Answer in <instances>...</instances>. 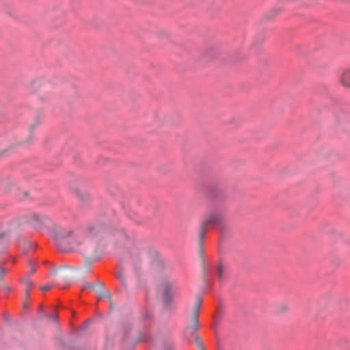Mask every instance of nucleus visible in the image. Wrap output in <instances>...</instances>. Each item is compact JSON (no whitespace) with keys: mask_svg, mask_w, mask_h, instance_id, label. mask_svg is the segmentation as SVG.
<instances>
[{"mask_svg":"<svg viewBox=\"0 0 350 350\" xmlns=\"http://www.w3.org/2000/svg\"><path fill=\"white\" fill-rule=\"evenodd\" d=\"M202 304V299L201 297H198L192 311L189 312L188 325L185 329V335L187 339L190 341H191L193 339L195 340L200 350H205L202 342L198 340V338L196 335V332L199 327L198 318Z\"/></svg>","mask_w":350,"mask_h":350,"instance_id":"f257e3e1","label":"nucleus"},{"mask_svg":"<svg viewBox=\"0 0 350 350\" xmlns=\"http://www.w3.org/2000/svg\"><path fill=\"white\" fill-rule=\"evenodd\" d=\"M226 221V217L223 213L214 212L205 218L201 225L200 232V243L202 244L205 237L206 229L210 226H221Z\"/></svg>","mask_w":350,"mask_h":350,"instance_id":"f03ea898","label":"nucleus"},{"mask_svg":"<svg viewBox=\"0 0 350 350\" xmlns=\"http://www.w3.org/2000/svg\"><path fill=\"white\" fill-rule=\"evenodd\" d=\"M159 291L163 297L165 307H167L170 305L174 295H176L177 288H174L172 284L167 282L161 285Z\"/></svg>","mask_w":350,"mask_h":350,"instance_id":"7ed1b4c3","label":"nucleus"},{"mask_svg":"<svg viewBox=\"0 0 350 350\" xmlns=\"http://www.w3.org/2000/svg\"><path fill=\"white\" fill-rule=\"evenodd\" d=\"M72 232L69 229L57 228L51 232V235L56 242L57 245L60 244L63 241L71 237Z\"/></svg>","mask_w":350,"mask_h":350,"instance_id":"20e7f679","label":"nucleus"},{"mask_svg":"<svg viewBox=\"0 0 350 350\" xmlns=\"http://www.w3.org/2000/svg\"><path fill=\"white\" fill-rule=\"evenodd\" d=\"M340 82L342 86L350 88V68L342 71L340 76Z\"/></svg>","mask_w":350,"mask_h":350,"instance_id":"39448f33","label":"nucleus"},{"mask_svg":"<svg viewBox=\"0 0 350 350\" xmlns=\"http://www.w3.org/2000/svg\"><path fill=\"white\" fill-rule=\"evenodd\" d=\"M9 242L8 236L6 233L0 234V245H6Z\"/></svg>","mask_w":350,"mask_h":350,"instance_id":"423d86ee","label":"nucleus"},{"mask_svg":"<svg viewBox=\"0 0 350 350\" xmlns=\"http://www.w3.org/2000/svg\"><path fill=\"white\" fill-rule=\"evenodd\" d=\"M24 283H25V286H27L26 295H27V297H29V289L33 286V282L29 280H26L24 282Z\"/></svg>","mask_w":350,"mask_h":350,"instance_id":"0eeeda50","label":"nucleus"},{"mask_svg":"<svg viewBox=\"0 0 350 350\" xmlns=\"http://www.w3.org/2000/svg\"><path fill=\"white\" fill-rule=\"evenodd\" d=\"M224 267L221 265H219L217 267V274L219 280L223 279V273H224Z\"/></svg>","mask_w":350,"mask_h":350,"instance_id":"6e6552de","label":"nucleus"},{"mask_svg":"<svg viewBox=\"0 0 350 350\" xmlns=\"http://www.w3.org/2000/svg\"><path fill=\"white\" fill-rule=\"evenodd\" d=\"M33 220L35 221V224H33L34 227L36 228H39L40 227V223H39V221L40 220V217L38 215H33Z\"/></svg>","mask_w":350,"mask_h":350,"instance_id":"1a4fd4ad","label":"nucleus"},{"mask_svg":"<svg viewBox=\"0 0 350 350\" xmlns=\"http://www.w3.org/2000/svg\"><path fill=\"white\" fill-rule=\"evenodd\" d=\"M29 266H30L31 273H33L36 271V262L34 261H33V260H31L29 262Z\"/></svg>","mask_w":350,"mask_h":350,"instance_id":"9d476101","label":"nucleus"},{"mask_svg":"<svg viewBox=\"0 0 350 350\" xmlns=\"http://www.w3.org/2000/svg\"><path fill=\"white\" fill-rule=\"evenodd\" d=\"M6 272H7V271L3 267H0V279L1 280L3 279V277Z\"/></svg>","mask_w":350,"mask_h":350,"instance_id":"9b49d317","label":"nucleus"},{"mask_svg":"<svg viewBox=\"0 0 350 350\" xmlns=\"http://www.w3.org/2000/svg\"><path fill=\"white\" fill-rule=\"evenodd\" d=\"M94 287L93 284H90V283H86L85 284L83 287H82V290L83 291H85L88 288H92Z\"/></svg>","mask_w":350,"mask_h":350,"instance_id":"f8f14e48","label":"nucleus"},{"mask_svg":"<svg viewBox=\"0 0 350 350\" xmlns=\"http://www.w3.org/2000/svg\"><path fill=\"white\" fill-rule=\"evenodd\" d=\"M51 288V286L50 285H46V286H43L41 287V290L43 291H49L50 290Z\"/></svg>","mask_w":350,"mask_h":350,"instance_id":"ddd939ff","label":"nucleus"},{"mask_svg":"<svg viewBox=\"0 0 350 350\" xmlns=\"http://www.w3.org/2000/svg\"><path fill=\"white\" fill-rule=\"evenodd\" d=\"M150 316H151V313H150V312H147V314H143V318H144V319H146H146H150Z\"/></svg>","mask_w":350,"mask_h":350,"instance_id":"4468645a","label":"nucleus"},{"mask_svg":"<svg viewBox=\"0 0 350 350\" xmlns=\"http://www.w3.org/2000/svg\"><path fill=\"white\" fill-rule=\"evenodd\" d=\"M3 290L7 293L10 292L11 291V288L10 287L8 286H5L3 287Z\"/></svg>","mask_w":350,"mask_h":350,"instance_id":"2eb2a0df","label":"nucleus"},{"mask_svg":"<svg viewBox=\"0 0 350 350\" xmlns=\"http://www.w3.org/2000/svg\"><path fill=\"white\" fill-rule=\"evenodd\" d=\"M49 317H50L51 319H53V320H54V321H55V320H56V319H57V314H51V315L49 316Z\"/></svg>","mask_w":350,"mask_h":350,"instance_id":"dca6fc26","label":"nucleus"},{"mask_svg":"<svg viewBox=\"0 0 350 350\" xmlns=\"http://www.w3.org/2000/svg\"><path fill=\"white\" fill-rule=\"evenodd\" d=\"M23 307H24V308H27V304L26 302L23 303Z\"/></svg>","mask_w":350,"mask_h":350,"instance_id":"f3484780","label":"nucleus"},{"mask_svg":"<svg viewBox=\"0 0 350 350\" xmlns=\"http://www.w3.org/2000/svg\"><path fill=\"white\" fill-rule=\"evenodd\" d=\"M142 340L147 341L148 339L147 338H143Z\"/></svg>","mask_w":350,"mask_h":350,"instance_id":"a211bd4d","label":"nucleus"}]
</instances>
